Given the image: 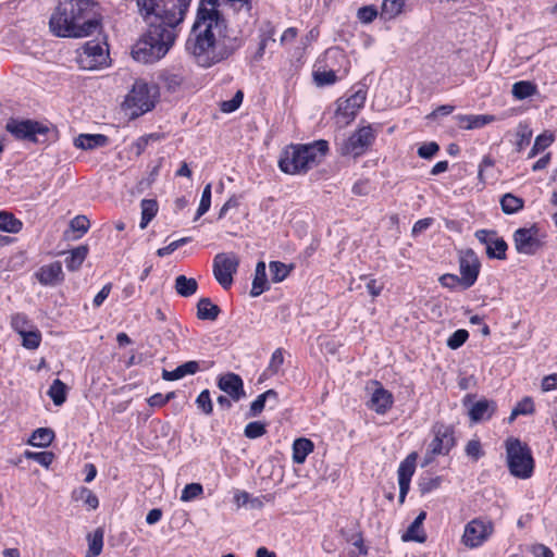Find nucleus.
<instances>
[{"instance_id": "nucleus-1", "label": "nucleus", "mask_w": 557, "mask_h": 557, "mask_svg": "<svg viewBox=\"0 0 557 557\" xmlns=\"http://www.w3.org/2000/svg\"><path fill=\"white\" fill-rule=\"evenodd\" d=\"M223 0H201L185 48L201 67L220 63L237 51L243 39L227 27L220 11Z\"/></svg>"}, {"instance_id": "nucleus-2", "label": "nucleus", "mask_w": 557, "mask_h": 557, "mask_svg": "<svg viewBox=\"0 0 557 557\" xmlns=\"http://www.w3.org/2000/svg\"><path fill=\"white\" fill-rule=\"evenodd\" d=\"M191 0H136L139 15L147 25L146 33L135 44L133 58L150 64L162 59L174 45L176 27L184 21Z\"/></svg>"}, {"instance_id": "nucleus-3", "label": "nucleus", "mask_w": 557, "mask_h": 557, "mask_svg": "<svg viewBox=\"0 0 557 557\" xmlns=\"http://www.w3.org/2000/svg\"><path fill=\"white\" fill-rule=\"evenodd\" d=\"M49 26L58 37L82 38L100 26L94 0H60L51 14Z\"/></svg>"}, {"instance_id": "nucleus-4", "label": "nucleus", "mask_w": 557, "mask_h": 557, "mask_svg": "<svg viewBox=\"0 0 557 557\" xmlns=\"http://www.w3.org/2000/svg\"><path fill=\"white\" fill-rule=\"evenodd\" d=\"M327 150V141L322 139L307 145H290L284 150L278 166L286 174L307 172L320 162Z\"/></svg>"}, {"instance_id": "nucleus-5", "label": "nucleus", "mask_w": 557, "mask_h": 557, "mask_svg": "<svg viewBox=\"0 0 557 557\" xmlns=\"http://www.w3.org/2000/svg\"><path fill=\"white\" fill-rule=\"evenodd\" d=\"M507 462L510 473L520 479L532 475L534 460L530 448L519 438L510 437L506 441Z\"/></svg>"}, {"instance_id": "nucleus-6", "label": "nucleus", "mask_w": 557, "mask_h": 557, "mask_svg": "<svg viewBox=\"0 0 557 557\" xmlns=\"http://www.w3.org/2000/svg\"><path fill=\"white\" fill-rule=\"evenodd\" d=\"M5 129L18 140L32 143H45L49 127L32 120L10 119L5 124Z\"/></svg>"}, {"instance_id": "nucleus-7", "label": "nucleus", "mask_w": 557, "mask_h": 557, "mask_svg": "<svg viewBox=\"0 0 557 557\" xmlns=\"http://www.w3.org/2000/svg\"><path fill=\"white\" fill-rule=\"evenodd\" d=\"M124 103L128 109H133L132 117H137L150 111L154 107V100L148 84L144 81H136Z\"/></svg>"}, {"instance_id": "nucleus-8", "label": "nucleus", "mask_w": 557, "mask_h": 557, "mask_svg": "<svg viewBox=\"0 0 557 557\" xmlns=\"http://www.w3.org/2000/svg\"><path fill=\"white\" fill-rule=\"evenodd\" d=\"M374 139L375 134L371 125L360 127L341 144L339 152L342 156L360 157Z\"/></svg>"}, {"instance_id": "nucleus-9", "label": "nucleus", "mask_w": 557, "mask_h": 557, "mask_svg": "<svg viewBox=\"0 0 557 557\" xmlns=\"http://www.w3.org/2000/svg\"><path fill=\"white\" fill-rule=\"evenodd\" d=\"M239 258L234 252H220L213 258V275L218 283L227 289L233 284V275L237 272Z\"/></svg>"}, {"instance_id": "nucleus-10", "label": "nucleus", "mask_w": 557, "mask_h": 557, "mask_svg": "<svg viewBox=\"0 0 557 557\" xmlns=\"http://www.w3.org/2000/svg\"><path fill=\"white\" fill-rule=\"evenodd\" d=\"M515 248L519 253L535 255L542 247L543 240L536 225L521 227L513 233Z\"/></svg>"}, {"instance_id": "nucleus-11", "label": "nucleus", "mask_w": 557, "mask_h": 557, "mask_svg": "<svg viewBox=\"0 0 557 557\" xmlns=\"http://www.w3.org/2000/svg\"><path fill=\"white\" fill-rule=\"evenodd\" d=\"M493 523L482 519H473L465 527L462 543L469 548L482 545L493 533Z\"/></svg>"}, {"instance_id": "nucleus-12", "label": "nucleus", "mask_w": 557, "mask_h": 557, "mask_svg": "<svg viewBox=\"0 0 557 557\" xmlns=\"http://www.w3.org/2000/svg\"><path fill=\"white\" fill-rule=\"evenodd\" d=\"M108 59V49L96 41L86 42L78 54V63L85 70L99 69L107 64Z\"/></svg>"}, {"instance_id": "nucleus-13", "label": "nucleus", "mask_w": 557, "mask_h": 557, "mask_svg": "<svg viewBox=\"0 0 557 557\" xmlns=\"http://www.w3.org/2000/svg\"><path fill=\"white\" fill-rule=\"evenodd\" d=\"M481 263L472 249H466L459 253L460 285L463 289L474 285L480 273Z\"/></svg>"}, {"instance_id": "nucleus-14", "label": "nucleus", "mask_w": 557, "mask_h": 557, "mask_svg": "<svg viewBox=\"0 0 557 557\" xmlns=\"http://www.w3.org/2000/svg\"><path fill=\"white\" fill-rule=\"evenodd\" d=\"M476 239L485 245V251L488 258L505 260L507 251V243L497 236L495 231L479 230L475 232Z\"/></svg>"}, {"instance_id": "nucleus-15", "label": "nucleus", "mask_w": 557, "mask_h": 557, "mask_svg": "<svg viewBox=\"0 0 557 557\" xmlns=\"http://www.w3.org/2000/svg\"><path fill=\"white\" fill-rule=\"evenodd\" d=\"M417 453L409 454L398 468L399 503L405 502L416 469Z\"/></svg>"}, {"instance_id": "nucleus-16", "label": "nucleus", "mask_w": 557, "mask_h": 557, "mask_svg": "<svg viewBox=\"0 0 557 557\" xmlns=\"http://www.w3.org/2000/svg\"><path fill=\"white\" fill-rule=\"evenodd\" d=\"M218 387L226 393L233 401H238L246 395L242 377L233 372L220 375Z\"/></svg>"}, {"instance_id": "nucleus-17", "label": "nucleus", "mask_w": 557, "mask_h": 557, "mask_svg": "<svg viewBox=\"0 0 557 557\" xmlns=\"http://www.w3.org/2000/svg\"><path fill=\"white\" fill-rule=\"evenodd\" d=\"M366 95L362 91H357L346 100H338L336 114L346 117L348 121L355 119L357 111L363 107Z\"/></svg>"}, {"instance_id": "nucleus-18", "label": "nucleus", "mask_w": 557, "mask_h": 557, "mask_svg": "<svg viewBox=\"0 0 557 557\" xmlns=\"http://www.w3.org/2000/svg\"><path fill=\"white\" fill-rule=\"evenodd\" d=\"M496 410V403L494 400L488 399H480L473 403L468 411L469 418L471 422L478 423L481 421H486L492 418Z\"/></svg>"}, {"instance_id": "nucleus-19", "label": "nucleus", "mask_w": 557, "mask_h": 557, "mask_svg": "<svg viewBox=\"0 0 557 557\" xmlns=\"http://www.w3.org/2000/svg\"><path fill=\"white\" fill-rule=\"evenodd\" d=\"M37 280L42 285H55L63 281L62 264L54 261L50 264L42 265L36 273Z\"/></svg>"}, {"instance_id": "nucleus-20", "label": "nucleus", "mask_w": 557, "mask_h": 557, "mask_svg": "<svg viewBox=\"0 0 557 557\" xmlns=\"http://www.w3.org/2000/svg\"><path fill=\"white\" fill-rule=\"evenodd\" d=\"M393 405V395L382 386L377 387L370 399V407L376 413H385Z\"/></svg>"}, {"instance_id": "nucleus-21", "label": "nucleus", "mask_w": 557, "mask_h": 557, "mask_svg": "<svg viewBox=\"0 0 557 557\" xmlns=\"http://www.w3.org/2000/svg\"><path fill=\"white\" fill-rule=\"evenodd\" d=\"M426 517L424 511H421L412 523L408 527L407 531L403 534L401 540L404 542L413 541L417 543H424L426 541V534L422 529V523Z\"/></svg>"}, {"instance_id": "nucleus-22", "label": "nucleus", "mask_w": 557, "mask_h": 557, "mask_svg": "<svg viewBox=\"0 0 557 557\" xmlns=\"http://www.w3.org/2000/svg\"><path fill=\"white\" fill-rule=\"evenodd\" d=\"M109 138L102 134H81L74 140V146L83 150H92L98 147H104Z\"/></svg>"}, {"instance_id": "nucleus-23", "label": "nucleus", "mask_w": 557, "mask_h": 557, "mask_svg": "<svg viewBox=\"0 0 557 557\" xmlns=\"http://www.w3.org/2000/svg\"><path fill=\"white\" fill-rule=\"evenodd\" d=\"M455 119L458 121V124L461 128L465 129H474L483 127L484 125L492 123L496 120L494 115L491 114H480V115H457Z\"/></svg>"}, {"instance_id": "nucleus-24", "label": "nucleus", "mask_w": 557, "mask_h": 557, "mask_svg": "<svg viewBox=\"0 0 557 557\" xmlns=\"http://www.w3.org/2000/svg\"><path fill=\"white\" fill-rule=\"evenodd\" d=\"M199 370V362L198 361H187L181 366H178L173 371L163 370L162 371V379L165 381H175L183 379L186 375H193Z\"/></svg>"}, {"instance_id": "nucleus-25", "label": "nucleus", "mask_w": 557, "mask_h": 557, "mask_svg": "<svg viewBox=\"0 0 557 557\" xmlns=\"http://www.w3.org/2000/svg\"><path fill=\"white\" fill-rule=\"evenodd\" d=\"M268 289L269 284L267 280L265 263L263 261H259L256 265L255 277L252 281L250 295L252 297H258Z\"/></svg>"}, {"instance_id": "nucleus-26", "label": "nucleus", "mask_w": 557, "mask_h": 557, "mask_svg": "<svg viewBox=\"0 0 557 557\" xmlns=\"http://www.w3.org/2000/svg\"><path fill=\"white\" fill-rule=\"evenodd\" d=\"M221 309L210 298L203 297L197 304V318L199 320L214 321L218 319Z\"/></svg>"}, {"instance_id": "nucleus-27", "label": "nucleus", "mask_w": 557, "mask_h": 557, "mask_svg": "<svg viewBox=\"0 0 557 557\" xmlns=\"http://www.w3.org/2000/svg\"><path fill=\"white\" fill-rule=\"evenodd\" d=\"M313 443L308 438H297L293 444V461L297 465L305 462L307 456L313 450Z\"/></svg>"}, {"instance_id": "nucleus-28", "label": "nucleus", "mask_w": 557, "mask_h": 557, "mask_svg": "<svg viewBox=\"0 0 557 557\" xmlns=\"http://www.w3.org/2000/svg\"><path fill=\"white\" fill-rule=\"evenodd\" d=\"M277 392L274 389H268L260 394L250 405L249 417H258L264 409L267 400H272L274 406L277 405Z\"/></svg>"}, {"instance_id": "nucleus-29", "label": "nucleus", "mask_w": 557, "mask_h": 557, "mask_svg": "<svg viewBox=\"0 0 557 557\" xmlns=\"http://www.w3.org/2000/svg\"><path fill=\"white\" fill-rule=\"evenodd\" d=\"M104 531L102 528H97L92 533L87 535L88 552L86 557H97L101 554L103 547Z\"/></svg>"}, {"instance_id": "nucleus-30", "label": "nucleus", "mask_w": 557, "mask_h": 557, "mask_svg": "<svg viewBox=\"0 0 557 557\" xmlns=\"http://www.w3.org/2000/svg\"><path fill=\"white\" fill-rule=\"evenodd\" d=\"M198 288V283L193 277H186L185 275H178L175 278V290L182 297L193 296Z\"/></svg>"}, {"instance_id": "nucleus-31", "label": "nucleus", "mask_w": 557, "mask_h": 557, "mask_svg": "<svg viewBox=\"0 0 557 557\" xmlns=\"http://www.w3.org/2000/svg\"><path fill=\"white\" fill-rule=\"evenodd\" d=\"M451 445L453 438L449 437L446 433L441 434L438 432L430 443L429 450L432 455L447 454Z\"/></svg>"}, {"instance_id": "nucleus-32", "label": "nucleus", "mask_w": 557, "mask_h": 557, "mask_svg": "<svg viewBox=\"0 0 557 557\" xmlns=\"http://www.w3.org/2000/svg\"><path fill=\"white\" fill-rule=\"evenodd\" d=\"M141 208V221L140 228L144 230L147 227L149 222L157 215L158 213V202L156 199H143L140 202Z\"/></svg>"}, {"instance_id": "nucleus-33", "label": "nucleus", "mask_w": 557, "mask_h": 557, "mask_svg": "<svg viewBox=\"0 0 557 557\" xmlns=\"http://www.w3.org/2000/svg\"><path fill=\"white\" fill-rule=\"evenodd\" d=\"M54 438V432L48 428H39L35 430L28 441L33 446L47 447Z\"/></svg>"}, {"instance_id": "nucleus-34", "label": "nucleus", "mask_w": 557, "mask_h": 557, "mask_svg": "<svg viewBox=\"0 0 557 557\" xmlns=\"http://www.w3.org/2000/svg\"><path fill=\"white\" fill-rule=\"evenodd\" d=\"M88 253L87 246H78L70 251V256L65 259L66 268L70 271H76L83 264Z\"/></svg>"}, {"instance_id": "nucleus-35", "label": "nucleus", "mask_w": 557, "mask_h": 557, "mask_svg": "<svg viewBox=\"0 0 557 557\" xmlns=\"http://www.w3.org/2000/svg\"><path fill=\"white\" fill-rule=\"evenodd\" d=\"M523 200L510 193L505 194L500 199L502 210L506 214H513L523 208Z\"/></svg>"}, {"instance_id": "nucleus-36", "label": "nucleus", "mask_w": 557, "mask_h": 557, "mask_svg": "<svg viewBox=\"0 0 557 557\" xmlns=\"http://www.w3.org/2000/svg\"><path fill=\"white\" fill-rule=\"evenodd\" d=\"M66 385L59 379H55L49 391H48V395L51 397L53 404L55 406H61L65 403L66 400Z\"/></svg>"}, {"instance_id": "nucleus-37", "label": "nucleus", "mask_w": 557, "mask_h": 557, "mask_svg": "<svg viewBox=\"0 0 557 557\" xmlns=\"http://www.w3.org/2000/svg\"><path fill=\"white\" fill-rule=\"evenodd\" d=\"M513 97L519 100L527 99L536 94V86L528 81H520L512 85Z\"/></svg>"}, {"instance_id": "nucleus-38", "label": "nucleus", "mask_w": 557, "mask_h": 557, "mask_svg": "<svg viewBox=\"0 0 557 557\" xmlns=\"http://www.w3.org/2000/svg\"><path fill=\"white\" fill-rule=\"evenodd\" d=\"M22 222L14 218L12 213L0 212V231L8 233H18L22 230Z\"/></svg>"}, {"instance_id": "nucleus-39", "label": "nucleus", "mask_w": 557, "mask_h": 557, "mask_svg": "<svg viewBox=\"0 0 557 557\" xmlns=\"http://www.w3.org/2000/svg\"><path fill=\"white\" fill-rule=\"evenodd\" d=\"M74 500H83L90 509L99 506L98 497L87 487L82 486L73 492Z\"/></svg>"}, {"instance_id": "nucleus-40", "label": "nucleus", "mask_w": 557, "mask_h": 557, "mask_svg": "<svg viewBox=\"0 0 557 557\" xmlns=\"http://www.w3.org/2000/svg\"><path fill=\"white\" fill-rule=\"evenodd\" d=\"M532 129L527 125L520 123L516 132V149L521 152L531 141Z\"/></svg>"}, {"instance_id": "nucleus-41", "label": "nucleus", "mask_w": 557, "mask_h": 557, "mask_svg": "<svg viewBox=\"0 0 557 557\" xmlns=\"http://www.w3.org/2000/svg\"><path fill=\"white\" fill-rule=\"evenodd\" d=\"M554 143V135L550 133H543L535 138L533 147L531 148L528 158L532 159L540 152L544 151Z\"/></svg>"}, {"instance_id": "nucleus-42", "label": "nucleus", "mask_w": 557, "mask_h": 557, "mask_svg": "<svg viewBox=\"0 0 557 557\" xmlns=\"http://www.w3.org/2000/svg\"><path fill=\"white\" fill-rule=\"evenodd\" d=\"M269 268H270L271 280L275 283H278V282H282L283 280H285L292 270L290 267H287L285 263L280 262V261H271L269 264Z\"/></svg>"}, {"instance_id": "nucleus-43", "label": "nucleus", "mask_w": 557, "mask_h": 557, "mask_svg": "<svg viewBox=\"0 0 557 557\" xmlns=\"http://www.w3.org/2000/svg\"><path fill=\"white\" fill-rule=\"evenodd\" d=\"M406 0H384L382 4V13L388 17L393 18L398 15Z\"/></svg>"}, {"instance_id": "nucleus-44", "label": "nucleus", "mask_w": 557, "mask_h": 557, "mask_svg": "<svg viewBox=\"0 0 557 557\" xmlns=\"http://www.w3.org/2000/svg\"><path fill=\"white\" fill-rule=\"evenodd\" d=\"M441 478L440 476H423L418 482V488L422 495L428 494L441 485Z\"/></svg>"}, {"instance_id": "nucleus-45", "label": "nucleus", "mask_w": 557, "mask_h": 557, "mask_svg": "<svg viewBox=\"0 0 557 557\" xmlns=\"http://www.w3.org/2000/svg\"><path fill=\"white\" fill-rule=\"evenodd\" d=\"M267 433L265 424L260 421L249 422L244 430L246 437L255 440Z\"/></svg>"}, {"instance_id": "nucleus-46", "label": "nucleus", "mask_w": 557, "mask_h": 557, "mask_svg": "<svg viewBox=\"0 0 557 557\" xmlns=\"http://www.w3.org/2000/svg\"><path fill=\"white\" fill-rule=\"evenodd\" d=\"M203 492L202 485L200 483H189L187 484L181 494L182 502H190L198 496H200Z\"/></svg>"}, {"instance_id": "nucleus-47", "label": "nucleus", "mask_w": 557, "mask_h": 557, "mask_svg": "<svg viewBox=\"0 0 557 557\" xmlns=\"http://www.w3.org/2000/svg\"><path fill=\"white\" fill-rule=\"evenodd\" d=\"M22 345L27 349H36L40 345L41 335L38 331H26L22 334Z\"/></svg>"}, {"instance_id": "nucleus-48", "label": "nucleus", "mask_w": 557, "mask_h": 557, "mask_svg": "<svg viewBox=\"0 0 557 557\" xmlns=\"http://www.w3.org/2000/svg\"><path fill=\"white\" fill-rule=\"evenodd\" d=\"M197 407L205 413L211 414L213 411V405L210 397V392L208 389H203L196 399Z\"/></svg>"}, {"instance_id": "nucleus-49", "label": "nucleus", "mask_w": 557, "mask_h": 557, "mask_svg": "<svg viewBox=\"0 0 557 557\" xmlns=\"http://www.w3.org/2000/svg\"><path fill=\"white\" fill-rule=\"evenodd\" d=\"M244 94L242 90H237L234 97L231 100L222 101L220 104V109L224 113L234 112L239 108L243 102Z\"/></svg>"}, {"instance_id": "nucleus-50", "label": "nucleus", "mask_w": 557, "mask_h": 557, "mask_svg": "<svg viewBox=\"0 0 557 557\" xmlns=\"http://www.w3.org/2000/svg\"><path fill=\"white\" fill-rule=\"evenodd\" d=\"M25 457L27 459H33L37 461L39 465L48 468L53 461L54 455L51 451L34 453L27 450L25 451Z\"/></svg>"}, {"instance_id": "nucleus-51", "label": "nucleus", "mask_w": 557, "mask_h": 557, "mask_svg": "<svg viewBox=\"0 0 557 557\" xmlns=\"http://www.w3.org/2000/svg\"><path fill=\"white\" fill-rule=\"evenodd\" d=\"M211 206V184H207L202 190L200 203L197 210L196 219L203 215Z\"/></svg>"}, {"instance_id": "nucleus-52", "label": "nucleus", "mask_w": 557, "mask_h": 557, "mask_svg": "<svg viewBox=\"0 0 557 557\" xmlns=\"http://www.w3.org/2000/svg\"><path fill=\"white\" fill-rule=\"evenodd\" d=\"M468 331L463 329L457 330L448 338L447 346L451 349H457L465 344V342L468 339Z\"/></svg>"}, {"instance_id": "nucleus-53", "label": "nucleus", "mask_w": 557, "mask_h": 557, "mask_svg": "<svg viewBox=\"0 0 557 557\" xmlns=\"http://www.w3.org/2000/svg\"><path fill=\"white\" fill-rule=\"evenodd\" d=\"M29 321L23 313H16L11 319V326L18 333L22 334L27 331Z\"/></svg>"}, {"instance_id": "nucleus-54", "label": "nucleus", "mask_w": 557, "mask_h": 557, "mask_svg": "<svg viewBox=\"0 0 557 557\" xmlns=\"http://www.w3.org/2000/svg\"><path fill=\"white\" fill-rule=\"evenodd\" d=\"M377 15V11L373 5H366L358 10L357 16L362 23H371Z\"/></svg>"}, {"instance_id": "nucleus-55", "label": "nucleus", "mask_w": 557, "mask_h": 557, "mask_svg": "<svg viewBox=\"0 0 557 557\" xmlns=\"http://www.w3.org/2000/svg\"><path fill=\"white\" fill-rule=\"evenodd\" d=\"M534 412V403L530 397L523 398L513 408L515 414H531Z\"/></svg>"}, {"instance_id": "nucleus-56", "label": "nucleus", "mask_w": 557, "mask_h": 557, "mask_svg": "<svg viewBox=\"0 0 557 557\" xmlns=\"http://www.w3.org/2000/svg\"><path fill=\"white\" fill-rule=\"evenodd\" d=\"M466 454L476 461L483 456L481 443L478 440L469 441L466 445Z\"/></svg>"}, {"instance_id": "nucleus-57", "label": "nucleus", "mask_w": 557, "mask_h": 557, "mask_svg": "<svg viewBox=\"0 0 557 557\" xmlns=\"http://www.w3.org/2000/svg\"><path fill=\"white\" fill-rule=\"evenodd\" d=\"M440 150V146L434 143V141H431V143H428V144H423L422 146L419 147L418 149V156L420 158H423V159H430L432 158L437 151Z\"/></svg>"}, {"instance_id": "nucleus-58", "label": "nucleus", "mask_w": 557, "mask_h": 557, "mask_svg": "<svg viewBox=\"0 0 557 557\" xmlns=\"http://www.w3.org/2000/svg\"><path fill=\"white\" fill-rule=\"evenodd\" d=\"M70 225L73 231L84 234L88 231L90 223L85 215H77L71 221Z\"/></svg>"}, {"instance_id": "nucleus-59", "label": "nucleus", "mask_w": 557, "mask_h": 557, "mask_svg": "<svg viewBox=\"0 0 557 557\" xmlns=\"http://www.w3.org/2000/svg\"><path fill=\"white\" fill-rule=\"evenodd\" d=\"M283 363H284L283 350L281 348H277L272 354V357H271V360L269 363V371H271L272 373H277Z\"/></svg>"}, {"instance_id": "nucleus-60", "label": "nucleus", "mask_w": 557, "mask_h": 557, "mask_svg": "<svg viewBox=\"0 0 557 557\" xmlns=\"http://www.w3.org/2000/svg\"><path fill=\"white\" fill-rule=\"evenodd\" d=\"M188 242V238L187 237H184V238H181V239H177V240H174L172 242L171 244H169L168 246L165 247H162V248H159L157 250V255L159 257H165L168 255H171L172 252H174L178 247L183 246L184 244H186Z\"/></svg>"}, {"instance_id": "nucleus-61", "label": "nucleus", "mask_w": 557, "mask_h": 557, "mask_svg": "<svg viewBox=\"0 0 557 557\" xmlns=\"http://www.w3.org/2000/svg\"><path fill=\"white\" fill-rule=\"evenodd\" d=\"M314 79L318 85H329L336 81V74L334 71L318 72L314 74Z\"/></svg>"}, {"instance_id": "nucleus-62", "label": "nucleus", "mask_w": 557, "mask_h": 557, "mask_svg": "<svg viewBox=\"0 0 557 557\" xmlns=\"http://www.w3.org/2000/svg\"><path fill=\"white\" fill-rule=\"evenodd\" d=\"M440 283L442 286L453 289L457 285H460V277L456 274L447 273L440 277Z\"/></svg>"}, {"instance_id": "nucleus-63", "label": "nucleus", "mask_w": 557, "mask_h": 557, "mask_svg": "<svg viewBox=\"0 0 557 557\" xmlns=\"http://www.w3.org/2000/svg\"><path fill=\"white\" fill-rule=\"evenodd\" d=\"M533 557H554V553L544 544H534L531 547Z\"/></svg>"}, {"instance_id": "nucleus-64", "label": "nucleus", "mask_w": 557, "mask_h": 557, "mask_svg": "<svg viewBox=\"0 0 557 557\" xmlns=\"http://www.w3.org/2000/svg\"><path fill=\"white\" fill-rule=\"evenodd\" d=\"M557 388V374H550L543 379L542 381V389L544 392H549Z\"/></svg>"}]
</instances>
